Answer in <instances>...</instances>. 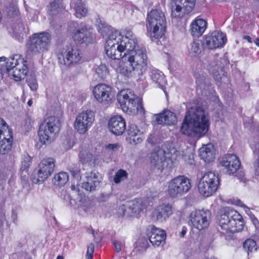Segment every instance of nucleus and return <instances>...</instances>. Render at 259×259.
<instances>
[{"label": "nucleus", "mask_w": 259, "mask_h": 259, "mask_svg": "<svg viewBox=\"0 0 259 259\" xmlns=\"http://www.w3.org/2000/svg\"><path fill=\"white\" fill-rule=\"evenodd\" d=\"M144 206L141 199H135L126 202L121 205L118 213L122 216L131 217L137 216L144 209Z\"/></svg>", "instance_id": "16"}, {"label": "nucleus", "mask_w": 259, "mask_h": 259, "mask_svg": "<svg viewBox=\"0 0 259 259\" xmlns=\"http://www.w3.org/2000/svg\"><path fill=\"white\" fill-rule=\"evenodd\" d=\"M26 82L31 91H36L38 89L37 80L34 74H30L26 78Z\"/></svg>", "instance_id": "42"}, {"label": "nucleus", "mask_w": 259, "mask_h": 259, "mask_svg": "<svg viewBox=\"0 0 259 259\" xmlns=\"http://www.w3.org/2000/svg\"><path fill=\"white\" fill-rule=\"evenodd\" d=\"M93 94L99 102L105 105L111 103L114 96L112 88L105 83L97 85L93 89Z\"/></svg>", "instance_id": "18"}, {"label": "nucleus", "mask_w": 259, "mask_h": 259, "mask_svg": "<svg viewBox=\"0 0 259 259\" xmlns=\"http://www.w3.org/2000/svg\"><path fill=\"white\" fill-rule=\"evenodd\" d=\"M59 120L55 116H50L40 124L38 135L40 143L43 144L50 143L56 138L60 131Z\"/></svg>", "instance_id": "5"}, {"label": "nucleus", "mask_w": 259, "mask_h": 259, "mask_svg": "<svg viewBox=\"0 0 259 259\" xmlns=\"http://www.w3.org/2000/svg\"><path fill=\"white\" fill-rule=\"evenodd\" d=\"M220 163L223 171L229 175L235 173L240 166V162L236 155L228 154L221 158Z\"/></svg>", "instance_id": "21"}, {"label": "nucleus", "mask_w": 259, "mask_h": 259, "mask_svg": "<svg viewBox=\"0 0 259 259\" xmlns=\"http://www.w3.org/2000/svg\"><path fill=\"white\" fill-rule=\"evenodd\" d=\"M95 246L92 243H90L88 246L86 256H91L93 257V254L94 252Z\"/></svg>", "instance_id": "52"}, {"label": "nucleus", "mask_w": 259, "mask_h": 259, "mask_svg": "<svg viewBox=\"0 0 259 259\" xmlns=\"http://www.w3.org/2000/svg\"><path fill=\"white\" fill-rule=\"evenodd\" d=\"M78 156L79 161L82 164H88L91 166H95L96 161V157L89 152L87 149L81 147Z\"/></svg>", "instance_id": "35"}, {"label": "nucleus", "mask_w": 259, "mask_h": 259, "mask_svg": "<svg viewBox=\"0 0 259 259\" xmlns=\"http://www.w3.org/2000/svg\"><path fill=\"white\" fill-rule=\"evenodd\" d=\"M55 54L60 65L71 67L81 62L82 54L80 51L72 47L58 46Z\"/></svg>", "instance_id": "6"}, {"label": "nucleus", "mask_w": 259, "mask_h": 259, "mask_svg": "<svg viewBox=\"0 0 259 259\" xmlns=\"http://www.w3.org/2000/svg\"><path fill=\"white\" fill-rule=\"evenodd\" d=\"M62 0H54L53 2L50 3V6L48 7L49 11L52 12V14L54 15L62 8Z\"/></svg>", "instance_id": "44"}, {"label": "nucleus", "mask_w": 259, "mask_h": 259, "mask_svg": "<svg viewBox=\"0 0 259 259\" xmlns=\"http://www.w3.org/2000/svg\"><path fill=\"white\" fill-rule=\"evenodd\" d=\"M6 220L5 216L4 214L0 213V227H2Z\"/></svg>", "instance_id": "56"}, {"label": "nucleus", "mask_w": 259, "mask_h": 259, "mask_svg": "<svg viewBox=\"0 0 259 259\" xmlns=\"http://www.w3.org/2000/svg\"><path fill=\"white\" fill-rule=\"evenodd\" d=\"M208 118L201 108H191L186 114L180 128L181 133L190 137H200L208 130Z\"/></svg>", "instance_id": "1"}, {"label": "nucleus", "mask_w": 259, "mask_h": 259, "mask_svg": "<svg viewBox=\"0 0 259 259\" xmlns=\"http://www.w3.org/2000/svg\"><path fill=\"white\" fill-rule=\"evenodd\" d=\"M219 231L223 235L230 236L235 232L241 231L244 228V223L241 215L230 207L221 209L219 219Z\"/></svg>", "instance_id": "2"}, {"label": "nucleus", "mask_w": 259, "mask_h": 259, "mask_svg": "<svg viewBox=\"0 0 259 259\" xmlns=\"http://www.w3.org/2000/svg\"><path fill=\"white\" fill-rule=\"evenodd\" d=\"M96 72L101 78H104L108 74V70L105 65L101 64L96 69Z\"/></svg>", "instance_id": "47"}, {"label": "nucleus", "mask_w": 259, "mask_h": 259, "mask_svg": "<svg viewBox=\"0 0 259 259\" xmlns=\"http://www.w3.org/2000/svg\"><path fill=\"white\" fill-rule=\"evenodd\" d=\"M114 37V35H109L106 42L105 50L106 55L109 59L112 60H119L126 57L130 51L126 50L122 43L116 40Z\"/></svg>", "instance_id": "12"}, {"label": "nucleus", "mask_w": 259, "mask_h": 259, "mask_svg": "<svg viewBox=\"0 0 259 259\" xmlns=\"http://www.w3.org/2000/svg\"><path fill=\"white\" fill-rule=\"evenodd\" d=\"M73 29L70 27V32L71 33L74 41L78 44L83 43L92 44L95 40V35L92 29L88 28L86 25L81 23L78 24L73 23Z\"/></svg>", "instance_id": "13"}, {"label": "nucleus", "mask_w": 259, "mask_h": 259, "mask_svg": "<svg viewBox=\"0 0 259 259\" xmlns=\"http://www.w3.org/2000/svg\"><path fill=\"white\" fill-rule=\"evenodd\" d=\"M126 132L130 137L131 143L133 142L134 144H137L143 141V133L134 123L129 122Z\"/></svg>", "instance_id": "30"}, {"label": "nucleus", "mask_w": 259, "mask_h": 259, "mask_svg": "<svg viewBox=\"0 0 259 259\" xmlns=\"http://www.w3.org/2000/svg\"><path fill=\"white\" fill-rule=\"evenodd\" d=\"M146 235L150 242L154 246L164 244L166 238V232L154 225L149 226L146 230Z\"/></svg>", "instance_id": "22"}, {"label": "nucleus", "mask_w": 259, "mask_h": 259, "mask_svg": "<svg viewBox=\"0 0 259 259\" xmlns=\"http://www.w3.org/2000/svg\"><path fill=\"white\" fill-rule=\"evenodd\" d=\"M203 49L202 42L198 39H196L191 42L189 47V54L193 56H197L199 55Z\"/></svg>", "instance_id": "38"}, {"label": "nucleus", "mask_w": 259, "mask_h": 259, "mask_svg": "<svg viewBox=\"0 0 259 259\" xmlns=\"http://www.w3.org/2000/svg\"><path fill=\"white\" fill-rule=\"evenodd\" d=\"M13 133L3 136L0 138V154H5L9 152L13 145Z\"/></svg>", "instance_id": "36"}, {"label": "nucleus", "mask_w": 259, "mask_h": 259, "mask_svg": "<svg viewBox=\"0 0 259 259\" xmlns=\"http://www.w3.org/2000/svg\"><path fill=\"white\" fill-rule=\"evenodd\" d=\"M243 38L246 39L249 42H252V39L249 35H244Z\"/></svg>", "instance_id": "59"}, {"label": "nucleus", "mask_w": 259, "mask_h": 259, "mask_svg": "<svg viewBox=\"0 0 259 259\" xmlns=\"http://www.w3.org/2000/svg\"><path fill=\"white\" fill-rule=\"evenodd\" d=\"M70 171L73 177L78 178L80 177V169L77 167H71L70 168Z\"/></svg>", "instance_id": "50"}, {"label": "nucleus", "mask_w": 259, "mask_h": 259, "mask_svg": "<svg viewBox=\"0 0 259 259\" xmlns=\"http://www.w3.org/2000/svg\"><path fill=\"white\" fill-rule=\"evenodd\" d=\"M127 176L128 174L125 170L120 169L116 173L113 181L115 184H118L121 181L126 179Z\"/></svg>", "instance_id": "46"}, {"label": "nucleus", "mask_w": 259, "mask_h": 259, "mask_svg": "<svg viewBox=\"0 0 259 259\" xmlns=\"http://www.w3.org/2000/svg\"><path fill=\"white\" fill-rule=\"evenodd\" d=\"M120 147V145L118 143L109 144L106 146L107 149L111 150L113 151H117Z\"/></svg>", "instance_id": "51"}, {"label": "nucleus", "mask_w": 259, "mask_h": 259, "mask_svg": "<svg viewBox=\"0 0 259 259\" xmlns=\"http://www.w3.org/2000/svg\"><path fill=\"white\" fill-rule=\"evenodd\" d=\"M108 127L113 134L121 135L126 128L125 120L121 116H114L109 120Z\"/></svg>", "instance_id": "26"}, {"label": "nucleus", "mask_w": 259, "mask_h": 259, "mask_svg": "<svg viewBox=\"0 0 259 259\" xmlns=\"http://www.w3.org/2000/svg\"><path fill=\"white\" fill-rule=\"evenodd\" d=\"M172 213L171 206L169 204H163L158 206L152 213V219L154 221H165Z\"/></svg>", "instance_id": "27"}, {"label": "nucleus", "mask_w": 259, "mask_h": 259, "mask_svg": "<svg viewBox=\"0 0 259 259\" xmlns=\"http://www.w3.org/2000/svg\"><path fill=\"white\" fill-rule=\"evenodd\" d=\"M254 43L255 44V45L259 47V38H256L255 40H254Z\"/></svg>", "instance_id": "61"}, {"label": "nucleus", "mask_w": 259, "mask_h": 259, "mask_svg": "<svg viewBox=\"0 0 259 259\" xmlns=\"http://www.w3.org/2000/svg\"><path fill=\"white\" fill-rule=\"evenodd\" d=\"M187 232V228L185 227H183L182 231L180 233V236L181 237H183Z\"/></svg>", "instance_id": "58"}, {"label": "nucleus", "mask_w": 259, "mask_h": 259, "mask_svg": "<svg viewBox=\"0 0 259 259\" xmlns=\"http://www.w3.org/2000/svg\"><path fill=\"white\" fill-rule=\"evenodd\" d=\"M194 77L197 84V91H200L202 95L207 96L213 95L214 90L209 79L203 73L196 72L194 73Z\"/></svg>", "instance_id": "23"}, {"label": "nucleus", "mask_w": 259, "mask_h": 259, "mask_svg": "<svg viewBox=\"0 0 259 259\" xmlns=\"http://www.w3.org/2000/svg\"><path fill=\"white\" fill-rule=\"evenodd\" d=\"M6 12L8 16L14 17L19 14V11L16 4H10L6 8Z\"/></svg>", "instance_id": "43"}, {"label": "nucleus", "mask_w": 259, "mask_h": 259, "mask_svg": "<svg viewBox=\"0 0 259 259\" xmlns=\"http://www.w3.org/2000/svg\"><path fill=\"white\" fill-rule=\"evenodd\" d=\"M113 244L116 251L119 252L121 250L122 243L119 241L115 240L113 242Z\"/></svg>", "instance_id": "53"}, {"label": "nucleus", "mask_w": 259, "mask_h": 259, "mask_svg": "<svg viewBox=\"0 0 259 259\" xmlns=\"http://www.w3.org/2000/svg\"><path fill=\"white\" fill-rule=\"evenodd\" d=\"M195 5V0H173L172 4L171 16L174 18H179L182 14H188L193 9Z\"/></svg>", "instance_id": "19"}, {"label": "nucleus", "mask_w": 259, "mask_h": 259, "mask_svg": "<svg viewBox=\"0 0 259 259\" xmlns=\"http://www.w3.org/2000/svg\"><path fill=\"white\" fill-rule=\"evenodd\" d=\"M150 76L153 81L157 84V87L161 88L163 91L165 95L167 96V93L165 91L166 81L164 74L158 69H152L151 71Z\"/></svg>", "instance_id": "32"}, {"label": "nucleus", "mask_w": 259, "mask_h": 259, "mask_svg": "<svg viewBox=\"0 0 259 259\" xmlns=\"http://www.w3.org/2000/svg\"><path fill=\"white\" fill-rule=\"evenodd\" d=\"M24 30L23 24L21 23L13 24L11 28L9 29V33L11 34L13 37L17 38L22 33Z\"/></svg>", "instance_id": "40"}, {"label": "nucleus", "mask_w": 259, "mask_h": 259, "mask_svg": "<svg viewBox=\"0 0 259 259\" xmlns=\"http://www.w3.org/2000/svg\"><path fill=\"white\" fill-rule=\"evenodd\" d=\"M51 34L46 31L31 35L26 44L27 51L32 55H39L47 52L51 42Z\"/></svg>", "instance_id": "4"}, {"label": "nucleus", "mask_w": 259, "mask_h": 259, "mask_svg": "<svg viewBox=\"0 0 259 259\" xmlns=\"http://www.w3.org/2000/svg\"><path fill=\"white\" fill-rule=\"evenodd\" d=\"M117 101L124 112H145L141 100L133 94L130 90L120 91L117 95Z\"/></svg>", "instance_id": "7"}, {"label": "nucleus", "mask_w": 259, "mask_h": 259, "mask_svg": "<svg viewBox=\"0 0 259 259\" xmlns=\"http://www.w3.org/2000/svg\"><path fill=\"white\" fill-rule=\"evenodd\" d=\"M88 232L89 233H92V234L93 236L94 237V241L96 243H98V242H99L101 241V239H97V238H96L95 235V231L93 229H89L88 230Z\"/></svg>", "instance_id": "55"}, {"label": "nucleus", "mask_w": 259, "mask_h": 259, "mask_svg": "<svg viewBox=\"0 0 259 259\" xmlns=\"http://www.w3.org/2000/svg\"><path fill=\"white\" fill-rule=\"evenodd\" d=\"M211 72L215 80L220 81L223 75L222 68H220V70L212 69L211 70Z\"/></svg>", "instance_id": "49"}, {"label": "nucleus", "mask_w": 259, "mask_h": 259, "mask_svg": "<svg viewBox=\"0 0 259 259\" xmlns=\"http://www.w3.org/2000/svg\"><path fill=\"white\" fill-rule=\"evenodd\" d=\"M13 133L12 131L9 128L5 120L0 118V138L3 136Z\"/></svg>", "instance_id": "45"}, {"label": "nucleus", "mask_w": 259, "mask_h": 259, "mask_svg": "<svg viewBox=\"0 0 259 259\" xmlns=\"http://www.w3.org/2000/svg\"><path fill=\"white\" fill-rule=\"evenodd\" d=\"M237 205H239L240 206H242V207H245V205L244 204H243L242 203V202L240 200H238L237 201Z\"/></svg>", "instance_id": "60"}, {"label": "nucleus", "mask_w": 259, "mask_h": 259, "mask_svg": "<svg viewBox=\"0 0 259 259\" xmlns=\"http://www.w3.org/2000/svg\"><path fill=\"white\" fill-rule=\"evenodd\" d=\"M55 160L52 158L44 159L38 166V169L31 174L30 179L33 183H43L54 170Z\"/></svg>", "instance_id": "11"}, {"label": "nucleus", "mask_w": 259, "mask_h": 259, "mask_svg": "<svg viewBox=\"0 0 259 259\" xmlns=\"http://www.w3.org/2000/svg\"><path fill=\"white\" fill-rule=\"evenodd\" d=\"M166 158L165 150L160 147H157L151 153L150 160L154 165H160L165 162Z\"/></svg>", "instance_id": "34"}, {"label": "nucleus", "mask_w": 259, "mask_h": 259, "mask_svg": "<svg viewBox=\"0 0 259 259\" xmlns=\"http://www.w3.org/2000/svg\"><path fill=\"white\" fill-rule=\"evenodd\" d=\"M191 187L190 180L184 176H179L168 183L167 192L171 197L175 198L187 193Z\"/></svg>", "instance_id": "14"}, {"label": "nucleus", "mask_w": 259, "mask_h": 259, "mask_svg": "<svg viewBox=\"0 0 259 259\" xmlns=\"http://www.w3.org/2000/svg\"><path fill=\"white\" fill-rule=\"evenodd\" d=\"M146 27L148 35L152 41L162 45L160 39L166 31V21L163 12L159 9L152 10L148 14Z\"/></svg>", "instance_id": "3"}, {"label": "nucleus", "mask_w": 259, "mask_h": 259, "mask_svg": "<svg viewBox=\"0 0 259 259\" xmlns=\"http://www.w3.org/2000/svg\"><path fill=\"white\" fill-rule=\"evenodd\" d=\"M211 212L208 210H196L190 215L192 225L199 230L207 228L209 224Z\"/></svg>", "instance_id": "15"}, {"label": "nucleus", "mask_w": 259, "mask_h": 259, "mask_svg": "<svg viewBox=\"0 0 259 259\" xmlns=\"http://www.w3.org/2000/svg\"><path fill=\"white\" fill-rule=\"evenodd\" d=\"M137 48L127 53V62L137 75H140L144 74L147 69L148 58L145 48Z\"/></svg>", "instance_id": "9"}, {"label": "nucleus", "mask_w": 259, "mask_h": 259, "mask_svg": "<svg viewBox=\"0 0 259 259\" xmlns=\"http://www.w3.org/2000/svg\"><path fill=\"white\" fill-rule=\"evenodd\" d=\"M120 73L123 75L126 76L127 77L132 76L133 75H135L137 74V72L134 71L131 66H124L120 69Z\"/></svg>", "instance_id": "48"}, {"label": "nucleus", "mask_w": 259, "mask_h": 259, "mask_svg": "<svg viewBox=\"0 0 259 259\" xmlns=\"http://www.w3.org/2000/svg\"><path fill=\"white\" fill-rule=\"evenodd\" d=\"M69 180V176L67 172H60L56 174L52 180L53 184L59 187L64 186Z\"/></svg>", "instance_id": "39"}, {"label": "nucleus", "mask_w": 259, "mask_h": 259, "mask_svg": "<svg viewBox=\"0 0 259 259\" xmlns=\"http://www.w3.org/2000/svg\"><path fill=\"white\" fill-rule=\"evenodd\" d=\"M155 116V122L158 124L172 125L177 123L178 120L176 114L168 110H164Z\"/></svg>", "instance_id": "28"}, {"label": "nucleus", "mask_w": 259, "mask_h": 259, "mask_svg": "<svg viewBox=\"0 0 259 259\" xmlns=\"http://www.w3.org/2000/svg\"><path fill=\"white\" fill-rule=\"evenodd\" d=\"M18 57L16 55L10 58L6 62V65L8 74L12 75L17 81L24 79L28 71L27 61L22 58H17Z\"/></svg>", "instance_id": "10"}, {"label": "nucleus", "mask_w": 259, "mask_h": 259, "mask_svg": "<svg viewBox=\"0 0 259 259\" xmlns=\"http://www.w3.org/2000/svg\"><path fill=\"white\" fill-rule=\"evenodd\" d=\"M227 41L226 35L222 32L214 31L205 36L203 44L209 49L223 47Z\"/></svg>", "instance_id": "24"}, {"label": "nucleus", "mask_w": 259, "mask_h": 259, "mask_svg": "<svg viewBox=\"0 0 259 259\" xmlns=\"http://www.w3.org/2000/svg\"><path fill=\"white\" fill-rule=\"evenodd\" d=\"M207 27L206 21L200 18H196L190 25V32L193 37H198L201 36Z\"/></svg>", "instance_id": "29"}, {"label": "nucleus", "mask_w": 259, "mask_h": 259, "mask_svg": "<svg viewBox=\"0 0 259 259\" xmlns=\"http://www.w3.org/2000/svg\"><path fill=\"white\" fill-rule=\"evenodd\" d=\"M199 156L206 162L212 161L215 158V152L212 144L204 145L199 149Z\"/></svg>", "instance_id": "33"}, {"label": "nucleus", "mask_w": 259, "mask_h": 259, "mask_svg": "<svg viewBox=\"0 0 259 259\" xmlns=\"http://www.w3.org/2000/svg\"><path fill=\"white\" fill-rule=\"evenodd\" d=\"M70 6L75 11V15L78 18L85 17L88 13V7L82 0H71Z\"/></svg>", "instance_id": "31"}, {"label": "nucleus", "mask_w": 259, "mask_h": 259, "mask_svg": "<svg viewBox=\"0 0 259 259\" xmlns=\"http://www.w3.org/2000/svg\"><path fill=\"white\" fill-rule=\"evenodd\" d=\"M220 185V178L218 173L208 171L204 174L198 184L200 194L204 197L213 195Z\"/></svg>", "instance_id": "8"}, {"label": "nucleus", "mask_w": 259, "mask_h": 259, "mask_svg": "<svg viewBox=\"0 0 259 259\" xmlns=\"http://www.w3.org/2000/svg\"><path fill=\"white\" fill-rule=\"evenodd\" d=\"M71 189L72 190L74 191L76 190V187L74 185H72L71 186Z\"/></svg>", "instance_id": "63"}, {"label": "nucleus", "mask_w": 259, "mask_h": 259, "mask_svg": "<svg viewBox=\"0 0 259 259\" xmlns=\"http://www.w3.org/2000/svg\"><path fill=\"white\" fill-rule=\"evenodd\" d=\"M6 59V58L5 57H2L0 58V61H4Z\"/></svg>", "instance_id": "64"}, {"label": "nucleus", "mask_w": 259, "mask_h": 259, "mask_svg": "<svg viewBox=\"0 0 259 259\" xmlns=\"http://www.w3.org/2000/svg\"><path fill=\"white\" fill-rule=\"evenodd\" d=\"M111 35H114L116 40L120 42L125 47L126 50L131 51L135 49L137 45V39L130 29H126L124 32V36L121 35L118 30L112 31Z\"/></svg>", "instance_id": "20"}, {"label": "nucleus", "mask_w": 259, "mask_h": 259, "mask_svg": "<svg viewBox=\"0 0 259 259\" xmlns=\"http://www.w3.org/2000/svg\"><path fill=\"white\" fill-rule=\"evenodd\" d=\"M32 163L31 157L25 153L22 156L21 165L20 169V174L21 177L25 178L28 175V170Z\"/></svg>", "instance_id": "37"}, {"label": "nucleus", "mask_w": 259, "mask_h": 259, "mask_svg": "<svg viewBox=\"0 0 259 259\" xmlns=\"http://www.w3.org/2000/svg\"><path fill=\"white\" fill-rule=\"evenodd\" d=\"M153 139L154 136H153L152 135H150L147 139V141L148 142V143L153 144L154 143Z\"/></svg>", "instance_id": "57"}, {"label": "nucleus", "mask_w": 259, "mask_h": 259, "mask_svg": "<svg viewBox=\"0 0 259 259\" xmlns=\"http://www.w3.org/2000/svg\"><path fill=\"white\" fill-rule=\"evenodd\" d=\"M94 119V112L92 111L82 112L76 117L74 127L80 134H84L91 127Z\"/></svg>", "instance_id": "17"}, {"label": "nucleus", "mask_w": 259, "mask_h": 259, "mask_svg": "<svg viewBox=\"0 0 259 259\" xmlns=\"http://www.w3.org/2000/svg\"><path fill=\"white\" fill-rule=\"evenodd\" d=\"M243 248L249 255L257 249L256 243L255 240L252 239H246L243 243Z\"/></svg>", "instance_id": "41"}, {"label": "nucleus", "mask_w": 259, "mask_h": 259, "mask_svg": "<svg viewBox=\"0 0 259 259\" xmlns=\"http://www.w3.org/2000/svg\"><path fill=\"white\" fill-rule=\"evenodd\" d=\"M237 177L241 182H245L246 179L245 178L244 172L242 171H239L237 174Z\"/></svg>", "instance_id": "54"}, {"label": "nucleus", "mask_w": 259, "mask_h": 259, "mask_svg": "<svg viewBox=\"0 0 259 259\" xmlns=\"http://www.w3.org/2000/svg\"><path fill=\"white\" fill-rule=\"evenodd\" d=\"M85 178L86 180L82 183V187L90 192L95 191L102 181L99 173L95 171L87 172Z\"/></svg>", "instance_id": "25"}, {"label": "nucleus", "mask_w": 259, "mask_h": 259, "mask_svg": "<svg viewBox=\"0 0 259 259\" xmlns=\"http://www.w3.org/2000/svg\"><path fill=\"white\" fill-rule=\"evenodd\" d=\"M33 102H32V101L31 99L29 100L28 102H27V104L29 106H31Z\"/></svg>", "instance_id": "62"}]
</instances>
